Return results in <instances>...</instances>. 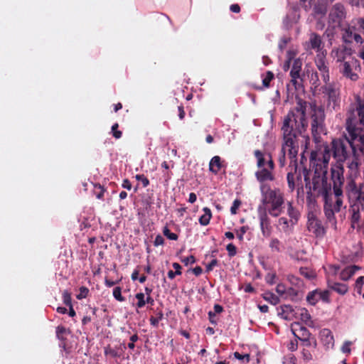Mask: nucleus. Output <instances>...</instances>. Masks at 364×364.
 Returning a JSON list of instances; mask_svg holds the SVG:
<instances>
[{"label": "nucleus", "mask_w": 364, "mask_h": 364, "mask_svg": "<svg viewBox=\"0 0 364 364\" xmlns=\"http://www.w3.org/2000/svg\"><path fill=\"white\" fill-rule=\"evenodd\" d=\"M306 102L299 99L296 106L290 109L284 117L281 127L284 146H289L291 154L295 153V149L299 147V136L306 137L304 132L308 127L306 118Z\"/></svg>", "instance_id": "nucleus-1"}, {"label": "nucleus", "mask_w": 364, "mask_h": 364, "mask_svg": "<svg viewBox=\"0 0 364 364\" xmlns=\"http://www.w3.org/2000/svg\"><path fill=\"white\" fill-rule=\"evenodd\" d=\"M353 141L351 137H345L344 139H334L332 140L331 144L323 143L318 144L316 146L315 149L312 150L310 154L309 161L310 166L312 167L314 171V176L315 175L316 164L323 165L322 156H328L326 164V174L328 173V164L332 156L333 158L336 161V166L332 167L331 172L333 169L341 168L343 173V163L346 161L350 156V151L353 152L355 151V148L353 144Z\"/></svg>", "instance_id": "nucleus-2"}, {"label": "nucleus", "mask_w": 364, "mask_h": 364, "mask_svg": "<svg viewBox=\"0 0 364 364\" xmlns=\"http://www.w3.org/2000/svg\"><path fill=\"white\" fill-rule=\"evenodd\" d=\"M323 157V165L316 164L315 175L312 178V189L318 195L322 196L324 200L323 210L326 217L331 222L335 219L333 208V193L331 183L328 182L326 177V164L328 163V156Z\"/></svg>", "instance_id": "nucleus-3"}, {"label": "nucleus", "mask_w": 364, "mask_h": 364, "mask_svg": "<svg viewBox=\"0 0 364 364\" xmlns=\"http://www.w3.org/2000/svg\"><path fill=\"white\" fill-rule=\"evenodd\" d=\"M346 130L352 140H355L364 129V100L359 95L350 104L346 113Z\"/></svg>", "instance_id": "nucleus-4"}, {"label": "nucleus", "mask_w": 364, "mask_h": 364, "mask_svg": "<svg viewBox=\"0 0 364 364\" xmlns=\"http://www.w3.org/2000/svg\"><path fill=\"white\" fill-rule=\"evenodd\" d=\"M262 209L274 218L279 217L284 211L285 198L284 193L279 188H272L269 185L259 186Z\"/></svg>", "instance_id": "nucleus-5"}, {"label": "nucleus", "mask_w": 364, "mask_h": 364, "mask_svg": "<svg viewBox=\"0 0 364 364\" xmlns=\"http://www.w3.org/2000/svg\"><path fill=\"white\" fill-rule=\"evenodd\" d=\"M302 175H304V181L306 182V187L307 188L309 186V191L307 193L306 200L311 201V191L313 190L312 183H311L309 172L306 168H303L302 169L299 168L297 164L291 167V170L288 171L287 176L288 188L290 192H293L296 187H298V188H302Z\"/></svg>", "instance_id": "nucleus-6"}, {"label": "nucleus", "mask_w": 364, "mask_h": 364, "mask_svg": "<svg viewBox=\"0 0 364 364\" xmlns=\"http://www.w3.org/2000/svg\"><path fill=\"white\" fill-rule=\"evenodd\" d=\"M321 90L326 97L327 111L338 112L341 104L340 87L334 82H328L322 86Z\"/></svg>", "instance_id": "nucleus-7"}, {"label": "nucleus", "mask_w": 364, "mask_h": 364, "mask_svg": "<svg viewBox=\"0 0 364 364\" xmlns=\"http://www.w3.org/2000/svg\"><path fill=\"white\" fill-rule=\"evenodd\" d=\"M329 182L331 183V186H333V194L336 197L333 208L335 211L339 212L343 205V200L341 197L343 196L342 187L344 183V176L341 168L338 167L332 170Z\"/></svg>", "instance_id": "nucleus-8"}, {"label": "nucleus", "mask_w": 364, "mask_h": 364, "mask_svg": "<svg viewBox=\"0 0 364 364\" xmlns=\"http://www.w3.org/2000/svg\"><path fill=\"white\" fill-rule=\"evenodd\" d=\"M338 70L343 77L356 82L359 79V73L361 71L360 63L355 58L345 63L339 64Z\"/></svg>", "instance_id": "nucleus-9"}, {"label": "nucleus", "mask_w": 364, "mask_h": 364, "mask_svg": "<svg viewBox=\"0 0 364 364\" xmlns=\"http://www.w3.org/2000/svg\"><path fill=\"white\" fill-rule=\"evenodd\" d=\"M311 114V132L314 138L324 132V111L321 107H315Z\"/></svg>", "instance_id": "nucleus-10"}, {"label": "nucleus", "mask_w": 364, "mask_h": 364, "mask_svg": "<svg viewBox=\"0 0 364 364\" xmlns=\"http://www.w3.org/2000/svg\"><path fill=\"white\" fill-rule=\"evenodd\" d=\"M275 168V164L273 159H269L268 166L258 168V170L255 172V175L259 183V186L267 185L265 183L267 181H273L275 180L274 174V170Z\"/></svg>", "instance_id": "nucleus-11"}, {"label": "nucleus", "mask_w": 364, "mask_h": 364, "mask_svg": "<svg viewBox=\"0 0 364 364\" xmlns=\"http://www.w3.org/2000/svg\"><path fill=\"white\" fill-rule=\"evenodd\" d=\"M346 17V11L344 6L341 3H336L331 9L328 14V21L333 26H341L343 21Z\"/></svg>", "instance_id": "nucleus-12"}, {"label": "nucleus", "mask_w": 364, "mask_h": 364, "mask_svg": "<svg viewBox=\"0 0 364 364\" xmlns=\"http://www.w3.org/2000/svg\"><path fill=\"white\" fill-rule=\"evenodd\" d=\"M326 50L317 53L315 58V64L320 72L321 78L325 84L330 81L329 67L326 58Z\"/></svg>", "instance_id": "nucleus-13"}, {"label": "nucleus", "mask_w": 364, "mask_h": 364, "mask_svg": "<svg viewBox=\"0 0 364 364\" xmlns=\"http://www.w3.org/2000/svg\"><path fill=\"white\" fill-rule=\"evenodd\" d=\"M341 31L342 40L346 43H362V37L357 33V28L355 26L348 24L339 26Z\"/></svg>", "instance_id": "nucleus-14"}, {"label": "nucleus", "mask_w": 364, "mask_h": 364, "mask_svg": "<svg viewBox=\"0 0 364 364\" xmlns=\"http://www.w3.org/2000/svg\"><path fill=\"white\" fill-rule=\"evenodd\" d=\"M258 218L262 234L264 237H269L272 232L271 220L268 215V212L262 209V206L259 205L257 208Z\"/></svg>", "instance_id": "nucleus-15"}, {"label": "nucleus", "mask_w": 364, "mask_h": 364, "mask_svg": "<svg viewBox=\"0 0 364 364\" xmlns=\"http://www.w3.org/2000/svg\"><path fill=\"white\" fill-rule=\"evenodd\" d=\"M307 228L316 237H323L326 234V230L322 225L321 221L316 218L313 212L308 213Z\"/></svg>", "instance_id": "nucleus-16"}, {"label": "nucleus", "mask_w": 364, "mask_h": 364, "mask_svg": "<svg viewBox=\"0 0 364 364\" xmlns=\"http://www.w3.org/2000/svg\"><path fill=\"white\" fill-rule=\"evenodd\" d=\"M346 192L350 199H355V201L364 199V183H361L359 187L357 186L354 180L350 179L346 187Z\"/></svg>", "instance_id": "nucleus-17"}, {"label": "nucleus", "mask_w": 364, "mask_h": 364, "mask_svg": "<svg viewBox=\"0 0 364 364\" xmlns=\"http://www.w3.org/2000/svg\"><path fill=\"white\" fill-rule=\"evenodd\" d=\"M299 147H298L297 149H295V153H292V154H291L289 152L290 147L289 146L286 147V146H284V143L282 142V149L280 151L279 158H278V161H279V166L281 167H284L285 166L286 154H287L289 158L290 159L289 167H292V166L296 165L297 164L296 156H297V154L299 152Z\"/></svg>", "instance_id": "nucleus-18"}, {"label": "nucleus", "mask_w": 364, "mask_h": 364, "mask_svg": "<svg viewBox=\"0 0 364 364\" xmlns=\"http://www.w3.org/2000/svg\"><path fill=\"white\" fill-rule=\"evenodd\" d=\"M332 53L333 54V58L336 59V63H338L339 64L345 63V62H348V60H351L355 58L352 55V49L343 46L336 49H333L332 50Z\"/></svg>", "instance_id": "nucleus-19"}, {"label": "nucleus", "mask_w": 364, "mask_h": 364, "mask_svg": "<svg viewBox=\"0 0 364 364\" xmlns=\"http://www.w3.org/2000/svg\"><path fill=\"white\" fill-rule=\"evenodd\" d=\"M302 68V61L300 58H296L293 61V64L290 70L291 82L295 87L299 84L298 80L303 81L301 72Z\"/></svg>", "instance_id": "nucleus-20"}, {"label": "nucleus", "mask_w": 364, "mask_h": 364, "mask_svg": "<svg viewBox=\"0 0 364 364\" xmlns=\"http://www.w3.org/2000/svg\"><path fill=\"white\" fill-rule=\"evenodd\" d=\"M291 331L295 338L302 341L311 336L310 331L299 322H294L291 325Z\"/></svg>", "instance_id": "nucleus-21"}, {"label": "nucleus", "mask_w": 364, "mask_h": 364, "mask_svg": "<svg viewBox=\"0 0 364 364\" xmlns=\"http://www.w3.org/2000/svg\"><path fill=\"white\" fill-rule=\"evenodd\" d=\"M307 50H314L318 53L323 50V43L321 36L316 33H311L309 36V41L306 43Z\"/></svg>", "instance_id": "nucleus-22"}, {"label": "nucleus", "mask_w": 364, "mask_h": 364, "mask_svg": "<svg viewBox=\"0 0 364 364\" xmlns=\"http://www.w3.org/2000/svg\"><path fill=\"white\" fill-rule=\"evenodd\" d=\"M364 210V199L361 200L354 201L350 205V211L351 212L350 222L359 223L360 220V211Z\"/></svg>", "instance_id": "nucleus-23"}, {"label": "nucleus", "mask_w": 364, "mask_h": 364, "mask_svg": "<svg viewBox=\"0 0 364 364\" xmlns=\"http://www.w3.org/2000/svg\"><path fill=\"white\" fill-rule=\"evenodd\" d=\"M254 156L257 159V168L268 166L269 159H273L272 156L269 152H264L259 149L255 150Z\"/></svg>", "instance_id": "nucleus-24"}, {"label": "nucleus", "mask_w": 364, "mask_h": 364, "mask_svg": "<svg viewBox=\"0 0 364 364\" xmlns=\"http://www.w3.org/2000/svg\"><path fill=\"white\" fill-rule=\"evenodd\" d=\"M225 167V161H223L219 156H213L209 162V171L215 175L218 174L221 168Z\"/></svg>", "instance_id": "nucleus-25"}, {"label": "nucleus", "mask_w": 364, "mask_h": 364, "mask_svg": "<svg viewBox=\"0 0 364 364\" xmlns=\"http://www.w3.org/2000/svg\"><path fill=\"white\" fill-rule=\"evenodd\" d=\"M105 355L107 358H120L123 355L124 349L122 346H116L112 347L110 345H107L104 348Z\"/></svg>", "instance_id": "nucleus-26"}, {"label": "nucleus", "mask_w": 364, "mask_h": 364, "mask_svg": "<svg viewBox=\"0 0 364 364\" xmlns=\"http://www.w3.org/2000/svg\"><path fill=\"white\" fill-rule=\"evenodd\" d=\"M287 212L290 218L291 225H296L300 218V213L299 210L293 205V203L291 201L287 202Z\"/></svg>", "instance_id": "nucleus-27"}, {"label": "nucleus", "mask_w": 364, "mask_h": 364, "mask_svg": "<svg viewBox=\"0 0 364 364\" xmlns=\"http://www.w3.org/2000/svg\"><path fill=\"white\" fill-rule=\"evenodd\" d=\"M320 335L321 341L325 346H326L328 348H333L334 346L333 336L329 329H323L321 331Z\"/></svg>", "instance_id": "nucleus-28"}, {"label": "nucleus", "mask_w": 364, "mask_h": 364, "mask_svg": "<svg viewBox=\"0 0 364 364\" xmlns=\"http://www.w3.org/2000/svg\"><path fill=\"white\" fill-rule=\"evenodd\" d=\"M328 287L341 295L346 294L348 290L347 284L334 282L330 280H328Z\"/></svg>", "instance_id": "nucleus-29"}, {"label": "nucleus", "mask_w": 364, "mask_h": 364, "mask_svg": "<svg viewBox=\"0 0 364 364\" xmlns=\"http://www.w3.org/2000/svg\"><path fill=\"white\" fill-rule=\"evenodd\" d=\"M261 78L262 80V86L257 88L259 90L270 87V82L274 79V74L273 72L268 70L261 74Z\"/></svg>", "instance_id": "nucleus-30"}, {"label": "nucleus", "mask_w": 364, "mask_h": 364, "mask_svg": "<svg viewBox=\"0 0 364 364\" xmlns=\"http://www.w3.org/2000/svg\"><path fill=\"white\" fill-rule=\"evenodd\" d=\"M360 269V268L357 265H352L346 267L340 274L341 279L343 281L348 280L356 272V271Z\"/></svg>", "instance_id": "nucleus-31"}, {"label": "nucleus", "mask_w": 364, "mask_h": 364, "mask_svg": "<svg viewBox=\"0 0 364 364\" xmlns=\"http://www.w3.org/2000/svg\"><path fill=\"white\" fill-rule=\"evenodd\" d=\"M269 247L272 252L280 253L285 250V247L283 243L277 238L273 237L271 239Z\"/></svg>", "instance_id": "nucleus-32"}, {"label": "nucleus", "mask_w": 364, "mask_h": 364, "mask_svg": "<svg viewBox=\"0 0 364 364\" xmlns=\"http://www.w3.org/2000/svg\"><path fill=\"white\" fill-rule=\"evenodd\" d=\"M204 214L199 218V223L201 225H208L212 218V212L209 208L205 207L203 208Z\"/></svg>", "instance_id": "nucleus-33"}, {"label": "nucleus", "mask_w": 364, "mask_h": 364, "mask_svg": "<svg viewBox=\"0 0 364 364\" xmlns=\"http://www.w3.org/2000/svg\"><path fill=\"white\" fill-rule=\"evenodd\" d=\"M320 300L319 299V289H316L314 291H309L306 296V301L308 303L312 306L316 305L318 301Z\"/></svg>", "instance_id": "nucleus-34"}, {"label": "nucleus", "mask_w": 364, "mask_h": 364, "mask_svg": "<svg viewBox=\"0 0 364 364\" xmlns=\"http://www.w3.org/2000/svg\"><path fill=\"white\" fill-rule=\"evenodd\" d=\"M300 319L306 325L311 326L312 325L311 316L308 310L305 308L299 309Z\"/></svg>", "instance_id": "nucleus-35"}, {"label": "nucleus", "mask_w": 364, "mask_h": 364, "mask_svg": "<svg viewBox=\"0 0 364 364\" xmlns=\"http://www.w3.org/2000/svg\"><path fill=\"white\" fill-rule=\"evenodd\" d=\"M155 313L156 316H151L149 321L151 326H153L154 327H158L159 321H161L164 318V314L162 310H159V309H156Z\"/></svg>", "instance_id": "nucleus-36"}, {"label": "nucleus", "mask_w": 364, "mask_h": 364, "mask_svg": "<svg viewBox=\"0 0 364 364\" xmlns=\"http://www.w3.org/2000/svg\"><path fill=\"white\" fill-rule=\"evenodd\" d=\"M327 12V6L325 4L318 3L314 7V14L315 16H320L323 17Z\"/></svg>", "instance_id": "nucleus-37"}, {"label": "nucleus", "mask_w": 364, "mask_h": 364, "mask_svg": "<svg viewBox=\"0 0 364 364\" xmlns=\"http://www.w3.org/2000/svg\"><path fill=\"white\" fill-rule=\"evenodd\" d=\"M309 77L311 87L314 90H316L321 85L318 73L316 71H312Z\"/></svg>", "instance_id": "nucleus-38"}, {"label": "nucleus", "mask_w": 364, "mask_h": 364, "mask_svg": "<svg viewBox=\"0 0 364 364\" xmlns=\"http://www.w3.org/2000/svg\"><path fill=\"white\" fill-rule=\"evenodd\" d=\"M348 168L350 170V175L356 176L358 173L359 163L357 159H353V160L348 163Z\"/></svg>", "instance_id": "nucleus-39"}, {"label": "nucleus", "mask_w": 364, "mask_h": 364, "mask_svg": "<svg viewBox=\"0 0 364 364\" xmlns=\"http://www.w3.org/2000/svg\"><path fill=\"white\" fill-rule=\"evenodd\" d=\"M264 299L273 305H277L280 301L279 296H276L275 294L271 292L265 293Z\"/></svg>", "instance_id": "nucleus-40"}, {"label": "nucleus", "mask_w": 364, "mask_h": 364, "mask_svg": "<svg viewBox=\"0 0 364 364\" xmlns=\"http://www.w3.org/2000/svg\"><path fill=\"white\" fill-rule=\"evenodd\" d=\"M303 346L306 347H312L315 349L317 346V342L315 337L312 336V335L301 341Z\"/></svg>", "instance_id": "nucleus-41"}, {"label": "nucleus", "mask_w": 364, "mask_h": 364, "mask_svg": "<svg viewBox=\"0 0 364 364\" xmlns=\"http://www.w3.org/2000/svg\"><path fill=\"white\" fill-rule=\"evenodd\" d=\"M279 225L282 227V230L287 232L289 230V223H291L290 220H289L285 217H281L278 220Z\"/></svg>", "instance_id": "nucleus-42"}, {"label": "nucleus", "mask_w": 364, "mask_h": 364, "mask_svg": "<svg viewBox=\"0 0 364 364\" xmlns=\"http://www.w3.org/2000/svg\"><path fill=\"white\" fill-rule=\"evenodd\" d=\"M135 297L138 300L136 304V307L139 309L144 307L146 304V299L144 294L142 292L137 293Z\"/></svg>", "instance_id": "nucleus-43"}, {"label": "nucleus", "mask_w": 364, "mask_h": 364, "mask_svg": "<svg viewBox=\"0 0 364 364\" xmlns=\"http://www.w3.org/2000/svg\"><path fill=\"white\" fill-rule=\"evenodd\" d=\"M164 235L169 240H178V235L176 233L171 232V230L168 229V227H164L163 230Z\"/></svg>", "instance_id": "nucleus-44"}, {"label": "nucleus", "mask_w": 364, "mask_h": 364, "mask_svg": "<svg viewBox=\"0 0 364 364\" xmlns=\"http://www.w3.org/2000/svg\"><path fill=\"white\" fill-rule=\"evenodd\" d=\"M63 303L68 306H73L72 305V297H71V294L70 292H68V291H64L63 293Z\"/></svg>", "instance_id": "nucleus-45"}, {"label": "nucleus", "mask_w": 364, "mask_h": 364, "mask_svg": "<svg viewBox=\"0 0 364 364\" xmlns=\"http://www.w3.org/2000/svg\"><path fill=\"white\" fill-rule=\"evenodd\" d=\"M79 294L76 296L77 299L80 300L87 296L89 294V289L86 287H81L79 289Z\"/></svg>", "instance_id": "nucleus-46"}, {"label": "nucleus", "mask_w": 364, "mask_h": 364, "mask_svg": "<svg viewBox=\"0 0 364 364\" xmlns=\"http://www.w3.org/2000/svg\"><path fill=\"white\" fill-rule=\"evenodd\" d=\"M118 128H119V124L118 123H114L112 126V134L113 135V136L118 139H120L122 136V132L119 130H118Z\"/></svg>", "instance_id": "nucleus-47"}, {"label": "nucleus", "mask_w": 364, "mask_h": 364, "mask_svg": "<svg viewBox=\"0 0 364 364\" xmlns=\"http://www.w3.org/2000/svg\"><path fill=\"white\" fill-rule=\"evenodd\" d=\"M113 296L119 301H124V297L122 296V289L119 287H117L113 289Z\"/></svg>", "instance_id": "nucleus-48"}, {"label": "nucleus", "mask_w": 364, "mask_h": 364, "mask_svg": "<svg viewBox=\"0 0 364 364\" xmlns=\"http://www.w3.org/2000/svg\"><path fill=\"white\" fill-rule=\"evenodd\" d=\"M135 178L138 181H141L142 183L144 188H146L149 185V180L144 174H136L135 176Z\"/></svg>", "instance_id": "nucleus-49"}, {"label": "nucleus", "mask_w": 364, "mask_h": 364, "mask_svg": "<svg viewBox=\"0 0 364 364\" xmlns=\"http://www.w3.org/2000/svg\"><path fill=\"white\" fill-rule=\"evenodd\" d=\"M226 250L228 252V256L230 257H234L235 255H236L237 254V247L236 246L232 244V243H230L228 244L227 246H226Z\"/></svg>", "instance_id": "nucleus-50"}, {"label": "nucleus", "mask_w": 364, "mask_h": 364, "mask_svg": "<svg viewBox=\"0 0 364 364\" xmlns=\"http://www.w3.org/2000/svg\"><path fill=\"white\" fill-rule=\"evenodd\" d=\"M299 272L301 275H303L304 277H305L306 278H308V279H311L314 277L313 272L310 271L306 267H301L299 269Z\"/></svg>", "instance_id": "nucleus-51"}, {"label": "nucleus", "mask_w": 364, "mask_h": 364, "mask_svg": "<svg viewBox=\"0 0 364 364\" xmlns=\"http://www.w3.org/2000/svg\"><path fill=\"white\" fill-rule=\"evenodd\" d=\"M313 0H299L301 6L306 11H309L312 6Z\"/></svg>", "instance_id": "nucleus-52"}, {"label": "nucleus", "mask_w": 364, "mask_h": 364, "mask_svg": "<svg viewBox=\"0 0 364 364\" xmlns=\"http://www.w3.org/2000/svg\"><path fill=\"white\" fill-rule=\"evenodd\" d=\"M240 205H241L240 200L235 199L233 201L232 205V206L230 208V213H231V214L235 215L237 213V211L239 207L240 206Z\"/></svg>", "instance_id": "nucleus-53"}, {"label": "nucleus", "mask_w": 364, "mask_h": 364, "mask_svg": "<svg viewBox=\"0 0 364 364\" xmlns=\"http://www.w3.org/2000/svg\"><path fill=\"white\" fill-rule=\"evenodd\" d=\"M329 295H330L329 291H328V290L321 291L319 289L320 300H322L323 301L327 302V303L329 302Z\"/></svg>", "instance_id": "nucleus-54"}, {"label": "nucleus", "mask_w": 364, "mask_h": 364, "mask_svg": "<svg viewBox=\"0 0 364 364\" xmlns=\"http://www.w3.org/2000/svg\"><path fill=\"white\" fill-rule=\"evenodd\" d=\"M290 41V38H287V37H283L282 38H281L279 43V45H278V47L279 48V50L281 51H283L287 43Z\"/></svg>", "instance_id": "nucleus-55"}, {"label": "nucleus", "mask_w": 364, "mask_h": 364, "mask_svg": "<svg viewBox=\"0 0 364 364\" xmlns=\"http://www.w3.org/2000/svg\"><path fill=\"white\" fill-rule=\"evenodd\" d=\"M301 354L303 359L306 362H309L313 359L312 354L311 351L309 350L303 349L301 351Z\"/></svg>", "instance_id": "nucleus-56"}, {"label": "nucleus", "mask_w": 364, "mask_h": 364, "mask_svg": "<svg viewBox=\"0 0 364 364\" xmlns=\"http://www.w3.org/2000/svg\"><path fill=\"white\" fill-rule=\"evenodd\" d=\"M282 314H286L284 316V318L286 319H287L289 314L294 311L292 306L290 305H284L282 306Z\"/></svg>", "instance_id": "nucleus-57"}, {"label": "nucleus", "mask_w": 364, "mask_h": 364, "mask_svg": "<svg viewBox=\"0 0 364 364\" xmlns=\"http://www.w3.org/2000/svg\"><path fill=\"white\" fill-rule=\"evenodd\" d=\"M276 291L279 296H283L287 293L286 287L283 284H279L276 287Z\"/></svg>", "instance_id": "nucleus-58"}, {"label": "nucleus", "mask_w": 364, "mask_h": 364, "mask_svg": "<svg viewBox=\"0 0 364 364\" xmlns=\"http://www.w3.org/2000/svg\"><path fill=\"white\" fill-rule=\"evenodd\" d=\"M66 332V328L63 326H58L56 328V336L57 337L60 339L63 340L64 338L63 335Z\"/></svg>", "instance_id": "nucleus-59"}, {"label": "nucleus", "mask_w": 364, "mask_h": 364, "mask_svg": "<svg viewBox=\"0 0 364 364\" xmlns=\"http://www.w3.org/2000/svg\"><path fill=\"white\" fill-rule=\"evenodd\" d=\"M181 262L186 265H188L189 264H194L196 262V259L193 255H191L189 257H184L181 259Z\"/></svg>", "instance_id": "nucleus-60"}, {"label": "nucleus", "mask_w": 364, "mask_h": 364, "mask_svg": "<svg viewBox=\"0 0 364 364\" xmlns=\"http://www.w3.org/2000/svg\"><path fill=\"white\" fill-rule=\"evenodd\" d=\"M283 363L284 364H296V358L294 355H290L284 358Z\"/></svg>", "instance_id": "nucleus-61"}, {"label": "nucleus", "mask_w": 364, "mask_h": 364, "mask_svg": "<svg viewBox=\"0 0 364 364\" xmlns=\"http://www.w3.org/2000/svg\"><path fill=\"white\" fill-rule=\"evenodd\" d=\"M350 345H351L350 341H346L341 347V351L343 353L349 354L351 351L350 348Z\"/></svg>", "instance_id": "nucleus-62"}, {"label": "nucleus", "mask_w": 364, "mask_h": 364, "mask_svg": "<svg viewBox=\"0 0 364 364\" xmlns=\"http://www.w3.org/2000/svg\"><path fill=\"white\" fill-rule=\"evenodd\" d=\"M218 261L217 259H213L210 263H208L207 265H206V269H205V271L207 272H211L213 268L218 265Z\"/></svg>", "instance_id": "nucleus-63"}, {"label": "nucleus", "mask_w": 364, "mask_h": 364, "mask_svg": "<svg viewBox=\"0 0 364 364\" xmlns=\"http://www.w3.org/2000/svg\"><path fill=\"white\" fill-rule=\"evenodd\" d=\"M248 228L247 226H242L240 230L237 232V237L240 240H243V236L247 232Z\"/></svg>", "instance_id": "nucleus-64"}]
</instances>
